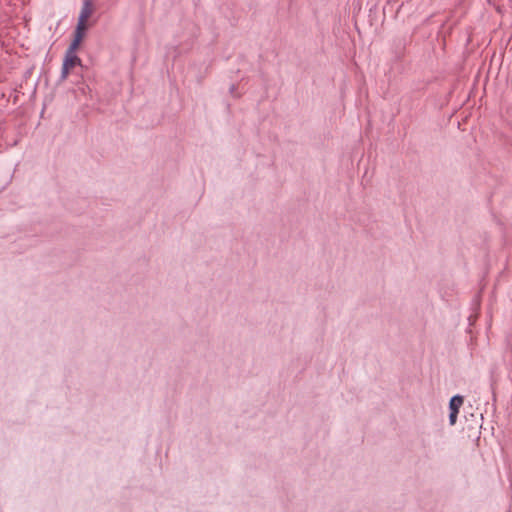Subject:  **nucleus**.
<instances>
[{
    "label": "nucleus",
    "mask_w": 512,
    "mask_h": 512,
    "mask_svg": "<svg viewBox=\"0 0 512 512\" xmlns=\"http://www.w3.org/2000/svg\"><path fill=\"white\" fill-rule=\"evenodd\" d=\"M82 40L74 37V40L72 41V43L70 44L69 48L67 51L69 52H75L78 50L80 44H81Z\"/></svg>",
    "instance_id": "20e7f679"
},
{
    "label": "nucleus",
    "mask_w": 512,
    "mask_h": 512,
    "mask_svg": "<svg viewBox=\"0 0 512 512\" xmlns=\"http://www.w3.org/2000/svg\"><path fill=\"white\" fill-rule=\"evenodd\" d=\"M464 399L462 396L456 395L451 398L449 408L451 412L459 413L460 407L463 405Z\"/></svg>",
    "instance_id": "f03ea898"
},
{
    "label": "nucleus",
    "mask_w": 512,
    "mask_h": 512,
    "mask_svg": "<svg viewBox=\"0 0 512 512\" xmlns=\"http://www.w3.org/2000/svg\"><path fill=\"white\" fill-rule=\"evenodd\" d=\"M92 13H93V8H92L91 3L89 1H86L81 9L79 19L88 21V19L92 15Z\"/></svg>",
    "instance_id": "7ed1b4c3"
},
{
    "label": "nucleus",
    "mask_w": 512,
    "mask_h": 512,
    "mask_svg": "<svg viewBox=\"0 0 512 512\" xmlns=\"http://www.w3.org/2000/svg\"><path fill=\"white\" fill-rule=\"evenodd\" d=\"M84 36H85V32H83V31H78V30H76V31H75V35H74V37H76V38H78V39H80V40H83Z\"/></svg>",
    "instance_id": "0eeeda50"
},
{
    "label": "nucleus",
    "mask_w": 512,
    "mask_h": 512,
    "mask_svg": "<svg viewBox=\"0 0 512 512\" xmlns=\"http://www.w3.org/2000/svg\"><path fill=\"white\" fill-rule=\"evenodd\" d=\"M87 22L86 20L78 19L76 30L85 32L87 30Z\"/></svg>",
    "instance_id": "39448f33"
},
{
    "label": "nucleus",
    "mask_w": 512,
    "mask_h": 512,
    "mask_svg": "<svg viewBox=\"0 0 512 512\" xmlns=\"http://www.w3.org/2000/svg\"><path fill=\"white\" fill-rule=\"evenodd\" d=\"M78 65H81V59L76 55L75 52L67 51L62 66V78L66 79L70 71Z\"/></svg>",
    "instance_id": "f257e3e1"
},
{
    "label": "nucleus",
    "mask_w": 512,
    "mask_h": 512,
    "mask_svg": "<svg viewBox=\"0 0 512 512\" xmlns=\"http://www.w3.org/2000/svg\"><path fill=\"white\" fill-rule=\"evenodd\" d=\"M457 415H458V413H456V412H451V411H450L449 421H450V424H451V425H454V424L456 423V421H457Z\"/></svg>",
    "instance_id": "423d86ee"
}]
</instances>
